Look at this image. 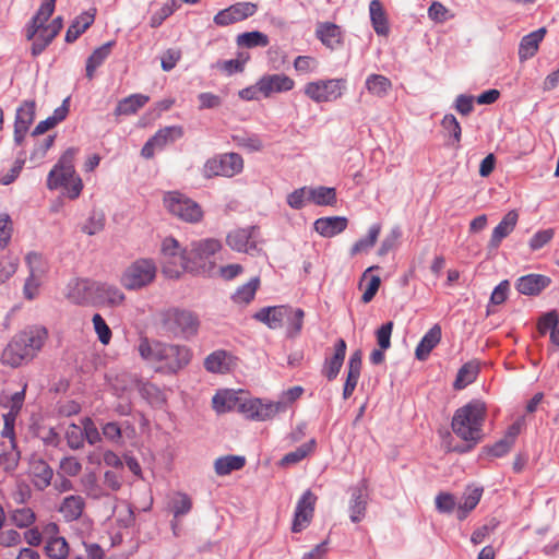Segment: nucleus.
I'll return each instance as SVG.
<instances>
[{
    "mask_svg": "<svg viewBox=\"0 0 559 559\" xmlns=\"http://www.w3.org/2000/svg\"><path fill=\"white\" fill-rule=\"evenodd\" d=\"M486 415V404L480 400H472L455 411L451 427L459 438L466 441V444L456 447L454 451L459 453L469 452L481 441Z\"/></svg>",
    "mask_w": 559,
    "mask_h": 559,
    "instance_id": "1",
    "label": "nucleus"
},
{
    "mask_svg": "<svg viewBox=\"0 0 559 559\" xmlns=\"http://www.w3.org/2000/svg\"><path fill=\"white\" fill-rule=\"evenodd\" d=\"M46 338L47 330L44 326L35 325L22 331L3 349L1 361L16 368L32 360L43 347Z\"/></svg>",
    "mask_w": 559,
    "mask_h": 559,
    "instance_id": "2",
    "label": "nucleus"
},
{
    "mask_svg": "<svg viewBox=\"0 0 559 559\" xmlns=\"http://www.w3.org/2000/svg\"><path fill=\"white\" fill-rule=\"evenodd\" d=\"M158 321L165 335L185 341L197 336L201 325L197 312L175 306L162 310L158 314Z\"/></svg>",
    "mask_w": 559,
    "mask_h": 559,
    "instance_id": "3",
    "label": "nucleus"
},
{
    "mask_svg": "<svg viewBox=\"0 0 559 559\" xmlns=\"http://www.w3.org/2000/svg\"><path fill=\"white\" fill-rule=\"evenodd\" d=\"M304 393V388L296 385L283 391L277 401L248 399L239 409L246 418L257 421L273 419L277 414L285 413L288 407Z\"/></svg>",
    "mask_w": 559,
    "mask_h": 559,
    "instance_id": "4",
    "label": "nucleus"
},
{
    "mask_svg": "<svg viewBox=\"0 0 559 559\" xmlns=\"http://www.w3.org/2000/svg\"><path fill=\"white\" fill-rule=\"evenodd\" d=\"M76 153L78 148L69 147L47 177L48 189L56 190L62 187L68 198L72 200L76 199L83 189L82 179L76 175L73 164Z\"/></svg>",
    "mask_w": 559,
    "mask_h": 559,
    "instance_id": "5",
    "label": "nucleus"
},
{
    "mask_svg": "<svg viewBox=\"0 0 559 559\" xmlns=\"http://www.w3.org/2000/svg\"><path fill=\"white\" fill-rule=\"evenodd\" d=\"M163 273L169 278H178L183 272L191 266V257L187 249H181L179 242L173 238L167 237L162 242L160 248Z\"/></svg>",
    "mask_w": 559,
    "mask_h": 559,
    "instance_id": "6",
    "label": "nucleus"
},
{
    "mask_svg": "<svg viewBox=\"0 0 559 559\" xmlns=\"http://www.w3.org/2000/svg\"><path fill=\"white\" fill-rule=\"evenodd\" d=\"M163 202L171 215L183 222L195 224L203 218L200 204L181 192H166Z\"/></svg>",
    "mask_w": 559,
    "mask_h": 559,
    "instance_id": "7",
    "label": "nucleus"
},
{
    "mask_svg": "<svg viewBox=\"0 0 559 559\" xmlns=\"http://www.w3.org/2000/svg\"><path fill=\"white\" fill-rule=\"evenodd\" d=\"M156 265L151 259H139L131 263L121 276V284L128 290H138L150 285L156 276Z\"/></svg>",
    "mask_w": 559,
    "mask_h": 559,
    "instance_id": "8",
    "label": "nucleus"
},
{
    "mask_svg": "<svg viewBox=\"0 0 559 559\" xmlns=\"http://www.w3.org/2000/svg\"><path fill=\"white\" fill-rule=\"evenodd\" d=\"M191 357L188 346L163 343L156 368L165 373H177L190 362Z\"/></svg>",
    "mask_w": 559,
    "mask_h": 559,
    "instance_id": "9",
    "label": "nucleus"
},
{
    "mask_svg": "<svg viewBox=\"0 0 559 559\" xmlns=\"http://www.w3.org/2000/svg\"><path fill=\"white\" fill-rule=\"evenodd\" d=\"M346 87L344 79H328L309 82L304 92L314 103H330L338 99Z\"/></svg>",
    "mask_w": 559,
    "mask_h": 559,
    "instance_id": "10",
    "label": "nucleus"
},
{
    "mask_svg": "<svg viewBox=\"0 0 559 559\" xmlns=\"http://www.w3.org/2000/svg\"><path fill=\"white\" fill-rule=\"evenodd\" d=\"M243 159L237 153H226L206 160L203 166V176L212 178L216 176L234 177L242 171Z\"/></svg>",
    "mask_w": 559,
    "mask_h": 559,
    "instance_id": "11",
    "label": "nucleus"
},
{
    "mask_svg": "<svg viewBox=\"0 0 559 559\" xmlns=\"http://www.w3.org/2000/svg\"><path fill=\"white\" fill-rule=\"evenodd\" d=\"M185 134L181 126H167L160 128L151 136L141 150V155L150 159L155 155V152L164 150L168 144L175 143Z\"/></svg>",
    "mask_w": 559,
    "mask_h": 559,
    "instance_id": "12",
    "label": "nucleus"
},
{
    "mask_svg": "<svg viewBox=\"0 0 559 559\" xmlns=\"http://www.w3.org/2000/svg\"><path fill=\"white\" fill-rule=\"evenodd\" d=\"M221 248V241L214 238H206L191 242V247L188 252L191 257V260L189 261L191 262V266H194V269H189V272H206V261L218 252Z\"/></svg>",
    "mask_w": 559,
    "mask_h": 559,
    "instance_id": "13",
    "label": "nucleus"
},
{
    "mask_svg": "<svg viewBox=\"0 0 559 559\" xmlns=\"http://www.w3.org/2000/svg\"><path fill=\"white\" fill-rule=\"evenodd\" d=\"M25 260L29 270V276L24 285V294L27 299H33L40 285V280L48 271V263L38 252H29Z\"/></svg>",
    "mask_w": 559,
    "mask_h": 559,
    "instance_id": "14",
    "label": "nucleus"
},
{
    "mask_svg": "<svg viewBox=\"0 0 559 559\" xmlns=\"http://www.w3.org/2000/svg\"><path fill=\"white\" fill-rule=\"evenodd\" d=\"M257 11L258 5L253 2H237L218 11L214 15L213 22L217 26L225 27L253 16Z\"/></svg>",
    "mask_w": 559,
    "mask_h": 559,
    "instance_id": "15",
    "label": "nucleus"
},
{
    "mask_svg": "<svg viewBox=\"0 0 559 559\" xmlns=\"http://www.w3.org/2000/svg\"><path fill=\"white\" fill-rule=\"evenodd\" d=\"M316 501L317 497L309 489L301 495L294 512L292 524V531L294 533H300L309 525L313 516Z\"/></svg>",
    "mask_w": 559,
    "mask_h": 559,
    "instance_id": "16",
    "label": "nucleus"
},
{
    "mask_svg": "<svg viewBox=\"0 0 559 559\" xmlns=\"http://www.w3.org/2000/svg\"><path fill=\"white\" fill-rule=\"evenodd\" d=\"M46 542L45 554L50 559H66L69 555V545L64 537L59 536V526L55 522L45 524Z\"/></svg>",
    "mask_w": 559,
    "mask_h": 559,
    "instance_id": "17",
    "label": "nucleus"
},
{
    "mask_svg": "<svg viewBox=\"0 0 559 559\" xmlns=\"http://www.w3.org/2000/svg\"><path fill=\"white\" fill-rule=\"evenodd\" d=\"M255 226L231 230L226 238L227 245L238 252L253 254L258 248L255 243Z\"/></svg>",
    "mask_w": 559,
    "mask_h": 559,
    "instance_id": "18",
    "label": "nucleus"
},
{
    "mask_svg": "<svg viewBox=\"0 0 559 559\" xmlns=\"http://www.w3.org/2000/svg\"><path fill=\"white\" fill-rule=\"evenodd\" d=\"M367 487L366 479H361L356 486L349 488L348 511L349 519L354 523H359L365 518L368 503Z\"/></svg>",
    "mask_w": 559,
    "mask_h": 559,
    "instance_id": "19",
    "label": "nucleus"
},
{
    "mask_svg": "<svg viewBox=\"0 0 559 559\" xmlns=\"http://www.w3.org/2000/svg\"><path fill=\"white\" fill-rule=\"evenodd\" d=\"M261 95L265 98L274 93H284L294 88L293 79L283 73L264 74L259 79Z\"/></svg>",
    "mask_w": 559,
    "mask_h": 559,
    "instance_id": "20",
    "label": "nucleus"
},
{
    "mask_svg": "<svg viewBox=\"0 0 559 559\" xmlns=\"http://www.w3.org/2000/svg\"><path fill=\"white\" fill-rule=\"evenodd\" d=\"M289 312V306H267L257 311L252 318L264 323L271 330H277L283 326L285 318Z\"/></svg>",
    "mask_w": 559,
    "mask_h": 559,
    "instance_id": "21",
    "label": "nucleus"
},
{
    "mask_svg": "<svg viewBox=\"0 0 559 559\" xmlns=\"http://www.w3.org/2000/svg\"><path fill=\"white\" fill-rule=\"evenodd\" d=\"M519 215L515 211L508 212L499 224L493 228L490 240L488 242V250L490 252L498 250L503 239H506L515 228Z\"/></svg>",
    "mask_w": 559,
    "mask_h": 559,
    "instance_id": "22",
    "label": "nucleus"
},
{
    "mask_svg": "<svg viewBox=\"0 0 559 559\" xmlns=\"http://www.w3.org/2000/svg\"><path fill=\"white\" fill-rule=\"evenodd\" d=\"M346 342L343 338H338L334 344V353L331 357H326L324 360L322 373L329 381L336 379L340 370L344 364L346 355Z\"/></svg>",
    "mask_w": 559,
    "mask_h": 559,
    "instance_id": "23",
    "label": "nucleus"
},
{
    "mask_svg": "<svg viewBox=\"0 0 559 559\" xmlns=\"http://www.w3.org/2000/svg\"><path fill=\"white\" fill-rule=\"evenodd\" d=\"M348 225L345 216H326L317 218L313 223V229L324 238H332L343 233Z\"/></svg>",
    "mask_w": 559,
    "mask_h": 559,
    "instance_id": "24",
    "label": "nucleus"
},
{
    "mask_svg": "<svg viewBox=\"0 0 559 559\" xmlns=\"http://www.w3.org/2000/svg\"><path fill=\"white\" fill-rule=\"evenodd\" d=\"M97 283L88 280H76L69 288L68 298L78 305H85L96 298Z\"/></svg>",
    "mask_w": 559,
    "mask_h": 559,
    "instance_id": "25",
    "label": "nucleus"
},
{
    "mask_svg": "<svg viewBox=\"0 0 559 559\" xmlns=\"http://www.w3.org/2000/svg\"><path fill=\"white\" fill-rule=\"evenodd\" d=\"M550 278L542 274H528L521 276L515 284L518 292L526 296L538 295L550 284Z\"/></svg>",
    "mask_w": 559,
    "mask_h": 559,
    "instance_id": "26",
    "label": "nucleus"
},
{
    "mask_svg": "<svg viewBox=\"0 0 559 559\" xmlns=\"http://www.w3.org/2000/svg\"><path fill=\"white\" fill-rule=\"evenodd\" d=\"M234 357L227 350L217 349L204 359V368L211 373H227L231 370Z\"/></svg>",
    "mask_w": 559,
    "mask_h": 559,
    "instance_id": "27",
    "label": "nucleus"
},
{
    "mask_svg": "<svg viewBox=\"0 0 559 559\" xmlns=\"http://www.w3.org/2000/svg\"><path fill=\"white\" fill-rule=\"evenodd\" d=\"M442 331L439 324H435L430 328L419 341L416 349L415 356L418 360L425 361L431 350L440 343Z\"/></svg>",
    "mask_w": 559,
    "mask_h": 559,
    "instance_id": "28",
    "label": "nucleus"
},
{
    "mask_svg": "<svg viewBox=\"0 0 559 559\" xmlns=\"http://www.w3.org/2000/svg\"><path fill=\"white\" fill-rule=\"evenodd\" d=\"M56 0H45L26 26L25 36L33 39L41 24H46L55 11Z\"/></svg>",
    "mask_w": 559,
    "mask_h": 559,
    "instance_id": "29",
    "label": "nucleus"
},
{
    "mask_svg": "<svg viewBox=\"0 0 559 559\" xmlns=\"http://www.w3.org/2000/svg\"><path fill=\"white\" fill-rule=\"evenodd\" d=\"M85 508V500L79 495H70L63 498L58 511L67 522L76 521L81 518Z\"/></svg>",
    "mask_w": 559,
    "mask_h": 559,
    "instance_id": "30",
    "label": "nucleus"
},
{
    "mask_svg": "<svg viewBox=\"0 0 559 559\" xmlns=\"http://www.w3.org/2000/svg\"><path fill=\"white\" fill-rule=\"evenodd\" d=\"M546 34V28L540 27L527 35H525L519 46V57L521 60H527L532 58L538 50L539 43L543 40Z\"/></svg>",
    "mask_w": 559,
    "mask_h": 559,
    "instance_id": "31",
    "label": "nucleus"
},
{
    "mask_svg": "<svg viewBox=\"0 0 559 559\" xmlns=\"http://www.w3.org/2000/svg\"><path fill=\"white\" fill-rule=\"evenodd\" d=\"M115 46V41L110 40L96 48L86 60L85 75L88 80H93L95 71L99 68L105 60L109 57L111 48Z\"/></svg>",
    "mask_w": 559,
    "mask_h": 559,
    "instance_id": "32",
    "label": "nucleus"
},
{
    "mask_svg": "<svg viewBox=\"0 0 559 559\" xmlns=\"http://www.w3.org/2000/svg\"><path fill=\"white\" fill-rule=\"evenodd\" d=\"M369 14L376 34L379 36H386L390 32V27L386 13L380 0L370 1Z\"/></svg>",
    "mask_w": 559,
    "mask_h": 559,
    "instance_id": "33",
    "label": "nucleus"
},
{
    "mask_svg": "<svg viewBox=\"0 0 559 559\" xmlns=\"http://www.w3.org/2000/svg\"><path fill=\"white\" fill-rule=\"evenodd\" d=\"M31 473L34 477V485L38 489H45L51 483L53 471L43 459H34L31 462Z\"/></svg>",
    "mask_w": 559,
    "mask_h": 559,
    "instance_id": "34",
    "label": "nucleus"
},
{
    "mask_svg": "<svg viewBox=\"0 0 559 559\" xmlns=\"http://www.w3.org/2000/svg\"><path fill=\"white\" fill-rule=\"evenodd\" d=\"M148 100L150 97L143 94L129 95L128 97H124L118 102L114 115L116 117L133 115Z\"/></svg>",
    "mask_w": 559,
    "mask_h": 559,
    "instance_id": "35",
    "label": "nucleus"
},
{
    "mask_svg": "<svg viewBox=\"0 0 559 559\" xmlns=\"http://www.w3.org/2000/svg\"><path fill=\"white\" fill-rule=\"evenodd\" d=\"M481 496V487H468L462 497V501L457 504L456 518L461 521L464 520L479 503Z\"/></svg>",
    "mask_w": 559,
    "mask_h": 559,
    "instance_id": "36",
    "label": "nucleus"
},
{
    "mask_svg": "<svg viewBox=\"0 0 559 559\" xmlns=\"http://www.w3.org/2000/svg\"><path fill=\"white\" fill-rule=\"evenodd\" d=\"M308 201L319 206H333L337 202L336 190L332 187H309Z\"/></svg>",
    "mask_w": 559,
    "mask_h": 559,
    "instance_id": "37",
    "label": "nucleus"
},
{
    "mask_svg": "<svg viewBox=\"0 0 559 559\" xmlns=\"http://www.w3.org/2000/svg\"><path fill=\"white\" fill-rule=\"evenodd\" d=\"M94 13L83 12L74 19L66 33V41H75L94 22Z\"/></svg>",
    "mask_w": 559,
    "mask_h": 559,
    "instance_id": "38",
    "label": "nucleus"
},
{
    "mask_svg": "<svg viewBox=\"0 0 559 559\" xmlns=\"http://www.w3.org/2000/svg\"><path fill=\"white\" fill-rule=\"evenodd\" d=\"M9 519L11 524L17 528H29L36 523L37 515L32 508L23 506L10 510Z\"/></svg>",
    "mask_w": 559,
    "mask_h": 559,
    "instance_id": "39",
    "label": "nucleus"
},
{
    "mask_svg": "<svg viewBox=\"0 0 559 559\" xmlns=\"http://www.w3.org/2000/svg\"><path fill=\"white\" fill-rule=\"evenodd\" d=\"M245 464L246 457L242 455H225L215 460L214 469L217 475L225 476L241 469Z\"/></svg>",
    "mask_w": 559,
    "mask_h": 559,
    "instance_id": "40",
    "label": "nucleus"
},
{
    "mask_svg": "<svg viewBox=\"0 0 559 559\" xmlns=\"http://www.w3.org/2000/svg\"><path fill=\"white\" fill-rule=\"evenodd\" d=\"M96 299L102 302H107L111 306H117L122 304L124 300V294L115 285L97 283Z\"/></svg>",
    "mask_w": 559,
    "mask_h": 559,
    "instance_id": "41",
    "label": "nucleus"
},
{
    "mask_svg": "<svg viewBox=\"0 0 559 559\" xmlns=\"http://www.w3.org/2000/svg\"><path fill=\"white\" fill-rule=\"evenodd\" d=\"M317 36L323 45L330 48H335L341 44L342 32L340 26L333 23H324L318 26Z\"/></svg>",
    "mask_w": 559,
    "mask_h": 559,
    "instance_id": "42",
    "label": "nucleus"
},
{
    "mask_svg": "<svg viewBox=\"0 0 559 559\" xmlns=\"http://www.w3.org/2000/svg\"><path fill=\"white\" fill-rule=\"evenodd\" d=\"M365 86L370 94L382 98L391 91L392 83L386 76L372 73L367 76Z\"/></svg>",
    "mask_w": 559,
    "mask_h": 559,
    "instance_id": "43",
    "label": "nucleus"
},
{
    "mask_svg": "<svg viewBox=\"0 0 559 559\" xmlns=\"http://www.w3.org/2000/svg\"><path fill=\"white\" fill-rule=\"evenodd\" d=\"M380 231L381 225L378 223L372 224L368 229L367 236L361 237L352 246L350 255L368 252L371 248H373L380 235Z\"/></svg>",
    "mask_w": 559,
    "mask_h": 559,
    "instance_id": "44",
    "label": "nucleus"
},
{
    "mask_svg": "<svg viewBox=\"0 0 559 559\" xmlns=\"http://www.w3.org/2000/svg\"><path fill=\"white\" fill-rule=\"evenodd\" d=\"M162 345L163 342L141 337L138 344L139 355L143 360L157 366Z\"/></svg>",
    "mask_w": 559,
    "mask_h": 559,
    "instance_id": "45",
    "label": "nucleus"
},
{
    "mask_svg": "<svg viewBox=\"0 0 559 559\" xmlns=\"http://www.w3.org/2000/svg\"><path fill=\"white\" fill-rule=\"evenodd\" d=\"M246 400L243 401H239L234 393L231 392H222V393H216L214 396H213V400H212V403H213V407L214 409L217 412V413H226V412H229V411H233V409H237L239 413L240 409H239V406L245 402Z\"/></svg>",
    "mask_w": 559,
    "mask_h": 559,
    "instance_id": "46",
    "label": "nucleus"
},
{
    "mask_svg": "<svg viewBox=\"0 0 559 559\" xmlns=\"http://www.w3.org/2000/svg\"><path fill=\"white\" fill-rule=\"evenodd\" d=\"M316 444H317L316 440L311 439L309 442L301 444L294 451L286 453L281 459L280 465L285 467V466L294 465V464L301 462L314 450Z\"/></svg>",
    "mask_w": 559,
    "mask_h": 559,
    "instance_id": "47",
    "label": "nucleus"
},
{
    "mask_svg": "<svg viewBox=\"0 0 559 559\" xmlns=\"http://www.w3.org/2000/svg\"><path fill=\"white\" fill-rule=\"evenodd\" d=\"M477 374V364L473 361L464 364L457 371L455 381L453 383L454 389L462 390L466 388L468 384L473 383L476 380Z\"/></svg>",
    "mask_w": 559,
    "mask_h": 559,
    "instance_id": "48",
    "label": "nucleus"
},
{
    "mask_svg": "<svg viewBox=\"0 0 559 559\" xmlns=\"http://www.w3.org/2000/svg\"><path fill=\"white\" fill-rule=\"evenodd\" d=\"M239 47L257 48L266 47L270 43L267 35L260 31H252L239 34L236 38Z\"/></svg>",
    "mask_w": 559,
    "mask_h": 559,
    "instance_id": "49",
    "label": "nucleus"
},
{
    "mask_svg": "<svg viewBox=\"0 0 559 559\" xmlns=\"http://www.w3.org/2000/svg\"><path fill=\"white\" fill-rule=\"evenodd\" d=\"M259 285V277H252L248 283L237 288V290L231 296L233 301L236 304H249L251 300H253Z\"/></svg>",
    "mask_w": 559,
    "mask_h": 559,
    "instance_id": "50",
    "label": "nucleus"
},
{
    "mask_svg": "<svg viewBox=\"0 0 559 559\" xmlns=\"http://www.w3.org/2000/svg\"><path fill=\"white\" fill-rule=\"evenodd\" d=\"M304 318L305 311L300 308L293 309L290 307V312L285 318L287 326H286V336L288 338H295L298 336L304 326Z\"/></svg>",
    "mask_w": 559,
    "mask_h": 559,
    "instance_id": "51",
    "label": "nucleus"
},
{
    "mask_svg": "<svg viewBox=\"0 0 559 559\" xmlns=\"http://www.w3.org/2000/svg\"><path fill=\"white\" fill-rule=\"evenodd\" d=\"M35 102H24L16 110L14 127L29 129L35 118Z\"/></svg>",
    "mask_w": 559,
    "mask_h": 559,
    "instance_id": "52",
    "label": "nucleus"
},
{
    "mask_svg": "<svg viewBox=\"0 0 559 559\" xmlns=\"http://www.w3.org/2000/svg\"><path fill=\"white\" fill-rule=\"evenodd\" d=\"M441 126L448 132L451 139V144L459 147L462 135V128L457 119L452 114H448L443 117Z\"/></svg>",
    "mask_w": 559,
    "mask_h": 559,
    "instance_id": "53",
    "label": "nucleus"
},
{
    "mask_svg": "<svg viewBox=\"0 0 559 559\" xmlns=\"http://www.w3.org/2000/svg\"><path fill=\"white\" fill-rule=\"evenodd\" d=\"M191 508L192 501L187 493L177 492L170 501V509L175 518L188 514Z\"/></svg>",
    "mask_w": 559,
    "mask_h": 559,
    "instance_id": "54",
    "label": "nucleus"
},
{
    "mask_svg": "<svg viewBox=\"0 0 559 559\" xmlns=\"http://www.w3.org/2000/svg\"><path fill=\"white\" fill-rule=\"evenodd\" d=\"M66 440L70 449H82L84 447V430L74 423L70 424L66 430Z\"/></svg>",
    "mask_w": 559,
    "mask_h": 559,
    "instance_id": "55",
    "label": "nucleus"
},
{
    "mask_svg": "<svg viewBox=\"0 0 559 559\" xmlns=\"http://www.w3.org/2000/svg\"><path fill=\"white\" fill-rule=\"evenodd\" d=\"M26 388L27 384L25 383L21 391L13 393L5 403H2L3 407L9 408V412L4 415L19 416L25 401Z\"/></svg>",
    "mask_w": 559,
    "mask_h": 559,
    "instance_id": "56",
    "label": "nucleus"
},
{
    "mask_svg": "<svg viewBox=\"0 0 559 559\" xmlns=\"http://www.w3.org/2000/svg\"><path fill=\"white\" fill-rule=\"evenodd\" d=\"M92 321L99 342L103 345L109 344L112 333L105 319L99 313H95Z\"/></svg>",
    "mask_w": 559,
    "mask_h": 559,
    "instance_id": "57",
    "label": "nucleus"
},
{
    "mask_svg": "<svg viewBox=\"0 0 559 559\" xmlns=\"http://www.w3.org/2000/svg\"><path fill=\"white\" fill-rule=\"evenodd\" d=\"M20 461V452L16 450L15 444H12L11 450L4 451L0 454V466L7 473L15 471Z\"/></svg>",
    "mask_w": 559,
    "mask_h": 559,
    "instance_id": "58",
    "label": "nucleus"
},
{
    "mask_svg": "<svg viewBox=\"0 0 559 559\" xmlns=\"http://www.w3.org/2000/svg\"><path fill=\"white\" fill-rule=\"evenodd\" d=\"M25 530L26 531L23 533V539L28 546H31V548L38 547L44 540L46 542L45 525L41 530L35 525Z\"/></svg>",
    "mask_w": 559,
    "mask_h": 559,
    "instance_id": "59",
    "label": "nucleus"
},
{
    "mask_svg": "<svg viewBox=\"0 0 559 559\" xmlns=\"http://www.w3.org/2000/svg\"><path fill=\"white\" fill-rule=\"evenodd\" d=\"M309 187H301L287 195V204L294 210H301L308 201Z\"/></svg>",
    "mask_w": 559,
    "mask_h": 559,
    "instance_id": "60",
    "label": "nucleus"
},
{
    "mask_svg": "<svg viewBox=\"0 0 559 559\" xmlns=\"http://www.w3.org/2000/svg\"><path fill=\"white\" fill-rule=\"evenodd\" d=\"M237 144L249 152H259L263 148V143L257 134H243L235 138Z\"/></svg>",
    "mask_w": 559,
    "mask_h": 559,
    "instance_id": "61",
    "label": "nucleus"
},
{
    "mask_svg": "<svg viewBox=\"0 0 559 559\" xmlns=\"http://www.w3.org/2000/svg\"><path fill=\"white\" fill-rule=\"evenodd\" d=\"M559 324L558 313L555 310L546 312L538 320V332L542 335H545L548 332H551Z\"/></svg>",
    "mask_w": 559,
    "mask_h": 559,
    "instance_id": "62",
    "label": "nucleus"
},
{
    "mask_svg": "<svg viewBox=\"0 0 559 559\" xmlns=\"http://www.w3.org/2000/svg\"><path fill=\"white\" fill-rule=\"evenodd\" d=\"M102 433L107 440L116 444L122 443V429L117 421H108L103 425Z\"/></svg>",
    "mask_w": 559,
    "mask_h": 559,
    "instance_id": "63",
    "label": "nucleus"
},
{
    "mask_svg": "<svg viewBox=\"0 0 559 559\" xmlns=\"http://www.w3.org/2000/svg\"><path fill=\"white\" fill-rule=\"evenodd\" d=\"M555 231L551 228L543 229L535 233L530 239V248L533 251L542 249L554 238Z\"/></svg>",
    "mask_w": 559,
    "mask_h": 559,
    "instance_id": "64",
    "label": "nucleus"
}]
</instances>
